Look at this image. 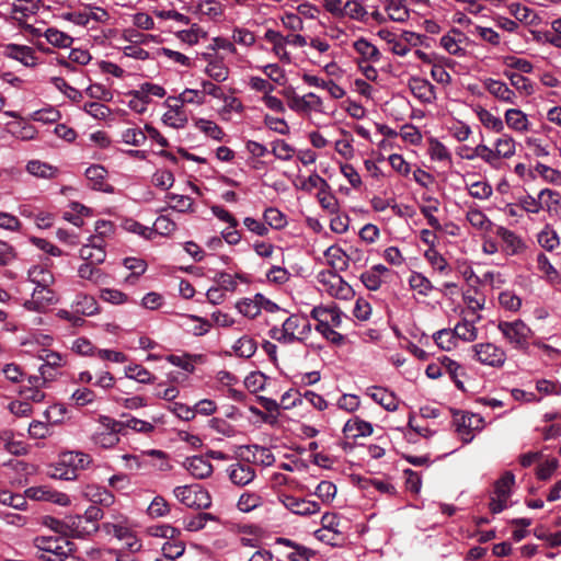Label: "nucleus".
I'll return each mask as SVG.
<instances>
[{
  "mask_svg": "<svg viewBox=\"0 0 561 561\" xmlns=\"http://www.w3.org/2000/svg\"><path fill=\"white\" fill-rule=\"evenodd\" d=\"M205 72L208 77L217 82H224L227 80L229 69L224 65L222 61L213 60L206 66Z\"/></svg>",
  "mask_w": 561,
  "mask_h": 561,
  "instance_id": "7c9ffc66",
  "label": "nucleus"
},
{
  "mask_svg": "<svg viewBox=\"0 0 561 561\" xmlns=\"http://www.w3.org/2000/svg\"><path fill=\"white\" fill-rule=\"evenodd\" d=\"M107 171L104 167L94 164L85 170V176L88 180L94 183L93 188L102 190L103 180L106 176Z\"/></svg>",
  "mask_w": 561,
  "mask_h": 561,
  "instance_id": "37998d69",
  "label": "nucleus"
},
{
  "mask_svg": "<svg viewBox=\"0 0 561 561\" xmlns=\"http://www.w3.org/2000/svg\"><path fill=\"white\" fill-rule=\"evenodd\" d=\"M497 236L512 249L513 253H516L522 247L520 239L511 230L500 227L497 229Z\"/></svg>",
  "mask_w": 561,
  "mask_h": 561,
  "instance_id": "6e6d98bb",
  "label": "nucleus"
},
{
  "mask_svg": "<svg viewBox=\"0 0 561 561\" xmlns=\"http://www.w3.org/2000/svg\"><path fill=\"white\" fill-rule=\"evenodd\" d=\"M263 218L265 224L273 229H282L286 225L284 214L274 207L266 208L264 210Z\"/></svg>",
  "mask_w": 561,
  "mask_h": 561,
  "instance_id": "58836bf2",
  "label": "nucleus"
},
{
  "mask_svg": "<svg viewBox=\"0 0 561 561\" xmlns=\"http://www.w3.org/2000/svg\"><path fill=\"white\" fill-rule=\"evenodd\" d=\"M435 343L443 350H450L455 344V336L451 330L443 329L434 334Z\"/></svg>",
  "mask_w": 561,
  "mask_h": 561,
  "instance_id": "69168bd1",
  "label": "nucleus"
},
{
  "mask_svg": "<svg viewBox=\"0 0 561 561\" xmlns=\"http://www.w3.org/2000/svg\"><path fill=\"white\" fill-rule=\"evenodd\" d=\"M170 513V505L164 497L156 496L147 508V514L151 518L163 517Z\"/></svg>",
  "mask_w": 561,
  "mask_h": 561,
  "instance_id": "f704fd0d",
  "label": "nucleus"
},
{
  "mask_svg": "<svg viewBox=\"0 0 561 561\" xmlns=\"http://www.w3.org/2000/svg\"><path fill=\"white\" fill-rule=\"evenodd\" d=\"M184 465L188 472L197 479H205L213 472V465L202 456L187 458Z\"/></svg>",
  "mask_w": 561,
  "mask_h": 561,
  "instance_id": "ddd939ff",
  "label": "nucleus"
},
{
  "mask_svg": "<svg viewBox=\"0 0 561 561\" xmlns=\"http://www.w3.org/2000/svg\"><path fill=\"white\" fill-rule=\"evenodd\" d=\"M263 499L257 493L244 492L240 495L237 507L244 513L251 512L261 506Z\"/></svg>",
  "mask_w": 561,
  "mask_h": 561,
  "instance_id": "cd10ccee",
  "label": "nucleus"
},
{
  "mask_svg": "<svg viewBox=\"0 0 561 561\" xmlns=\"http://www.w3.org/2000/svg\"><path fill=\"white\" fill-rule=\"evenodd\" d=\"M43 524L54 530L57 534H60V537H68L69 533H71L72 537H81L82 531L79 530V526L81 524V517H79V522L77 524L76 529H70V527L64 523L62 520H59L51 516H45L43 518Z\"/></svg>",
  "mask_w": 561,
  "mask_h": 561,
  "instance_id": "f3484780",
  "label": "nucleus"
},
{
  "mask_svg": "<svg viewBox=\"0 0 561 561\" xmlns=\"http://www.w3.org/2000/svg\"><path fill=\"white\" fill-rule=\"evenodd\" d=\"M100 424L104 427V432H98L92 439L95 445L102 448H112L119 443L118 434L125 435L124 425L110 416L101 415Z\"/></svg>",
  "mask_w": 561,
  "mask_h": 561,
  "instance_id": "20e7f679",
  "label": "nucleus"
},
{
  "mask_svg": "<svg viewBox=\"0 0 561 561\" xmlns=\"http://www.w3.org/2000/svg\"><path fill=\"white\" fill-rule=\"evenodd\" d=\"M60 118V113L58 110L49 106L38 111H35L32 114V119L42 123H55Z\"/></svg>",
  "mask_w": 561,
  "mask_h": 561,
  "instance_id": "8fccbe9b",
  "label": "nucleus"
},
{
  "mask_svg": "<svg viewBox=\"0 0 561 561\" xmlns=\"http://www.w3.org/2000/svg\"><path fill=\"white\" fill-rule=\"evenodd\" d=\"M314 494L322 500V502H331L336 494V486L330 481H321L314 491Z\"/></svg>",
  "mask_w": 561,
  "mask_h": 561,
  "instance_id": "09e8293b",
  "label": "nucleus"
},
{
  "mask_svg": "<svg viewBox=\"0 0 561 561\" xmlns=\"http://www.w3.org/2000/svg\"><path fill=\"white\" fill-rule=\"evenodd\" d=\"M409 283L413 289H417L422 295H426L433 288L432 283L420 273H413L410 276Z\"/></svg>",
  "mask_w": 561,
  "mask_h": 561,
  "instance_id": "4d7b16f0",
  "label": "nucleus"
},
{
  "mask_svg": "<svg viewBox=\"0 0 561 561\" xmlns=\"http://www.w3.org/2000/svg\"><path fill=\"white\" fill-rule=\"evenodd\" d=\"M45 37L48 43L56 47H69L73 42L71 36L54 27L46 30Z\"/></svg>",
  "mask_w": 561,
  "mask_h": 561,
  "instance_id": "c85d7f7f",
  "label": "nucleus"
},
{
  "mask_svg": "<svg viewBox=\"0 0 561 561\" xmlns=\"http://www.w3.org/2000/svg\"><path fill=\"white\" fill-rule=\"evenodd\" d=\"M69 60H66L64 58L58 59V64L62 67H66L68 69H71V62L78 64V65H87L91 60V55L88 50L83 49H71L68 56Z\"/></svg>",
  "mask_w": 561,
  "mask_h": 561,
  "instance_id": "2f4dec72",
  "label": "nucleus"
},
{
  "mask_svg": "<svg viewBox=\"0 0 561 561\" xmlns=\"http://www.w3.org/2000/svg\"><path fill=\"white\" fill-rule=\"evenodd\" d=\"M264 124L273 131H276L280 135H288L289 127L284 118L273 117L271 115H265Z\"/></svg>",
  "mask_w": 561,
  "mask_h": 561,
  "instance_id": "e2e57ef3",
  "label": "nucleus"
},
{
  "mask_svg": "<svg viewBox=\"0 0 561 561\" xmlns=\"http://www.w3.org/2000/svg\"><path fill=\"white\" fill-rule=\"evenodd\" d=\"M404 0H388V20L396 22H404L409 19V10L404 4Z\"/></svg>",
  "mask_w": 561,
  "mask_h": 561,
  "instance_id": "a878e982",
  "label": "nucleus"
},
{
  "mask_svg": "<svg viewBox=\"0 0 561 561\" xmlns=\"http://www.w3.org/2000/svg\"><path fill=\"white\" fill-rule=\"evenodd\" d=\"M398 136L412 145L419 144L422 139L421 133L414 126L405 125L401 128L399 134L388 127V140Z\"/></svg>",
  "mask_w": 561,
  "mask_h": 561,
  "instance_id": "5701e85b",
  "label": "nucleus"
},
{
  "mask_svg": "<svg viewBox=\"0 0 561 561\" xmlns=\"http://www.w3.org/2000/svg\"><path fill=\"white\" fill-rule=\"evenodd\" d=\"M354 48L363 58L367 60H376L380 56V51L364 38L357 39L354 43Z\"/></svg>",
  "mask_w": 561,
  "mask_h": 561,
  "instance_id": "e433bc0d",
  "label": "nucleus"
},
{
  "mask_svg": "<svg viewBox=\"0 0 561 561\" xmlns=\"http://www.w3.org/2000/svg\"><path fill=\"white\" fill-rule=\"evenodd\" d=\"M535 170L543 178L545 181L560 185L561 184V172L552 169L543 163L538 162Z\"/></svg>",
  "mask_w": 561,
  "mask_h": 561,
  "instance_id": "de8ad7c7",
  "label": "nucleus"
},
{
  "mask_svg": "<svg viewBox=\"0 0 561 561\" xmlns=\"http://www.w3.org/2000/svg\"><path fill=\"white\" fill-rule=\"evenodd\" d=\"M504 76L510 79L511 84L518 91L526 95H531L534 93V85L531 81L523 75L505 70Z\"/></svg>",
  "mask_w": 561,
  "mask_h": 561,
  "instance_id": "393cba45",
  "label": "nucleus"
},
{
  "mask_svg": "<svg viewBox=\"0 0 561 561\" xmlns=\"http://www.w3.org/2000/svg\"><path fill=\"white\" fill-rule=\"evenodd\" d=\"M272 153L279 160L288 161L295 153V148L283 139H276L272 142Z\"/></svg>",
  "mask_w": 561,
  "mask_h": 561,
  "instance_id": "4c0bfd02",
  "label": "nucleus"
},
{
  "mask_svg": "<svg viewBox=\"0 0 561 561\" xmlns=\"http://www.w3.org/2000/svg\"><path fill=\"white\" fill-rule=\"evenodd\" d=\"M195 125L199 130H202L213 139L221 140L225 135L221 127H219L216 123L211 121L199 118L196 121Z\"/></svg>",
  "mask_w": 561,
  "mask_h": 561,
  "instance_id": "ea45409f",
  "label": "nucleus"
},
{
  "mask_svg": "<svg viewBox=\"0 0 561 561\" xmlns=\"http://www.w3.org/2000/svg\"><path fill=\"white\" fill-rule=\"evenodd\" d=\"M28 279L36 287H50L54 284L53 273L44 266L35 265L28 270Z\"/></svg>",
  "mask_w": 561,
  "mask_h": 561,
  "instance_id": "a211bd4d",
  "label": "nucleus"
},
{
  "mask_svg": "<svg viewBox=\"0 0 561 561\" xmlns=\"http://www.w3.org/2000/svg\"><path fill=\"white\" fill-rule=\"evenodd\" d=\"M126 376L141 383H151L154 380V376L141 365L128 366L126 368Z\"/></svg>",
  "mask_w": 561,
  "mask_h": 561,
  "instance_id": "c9c22d12",
  "label": "nucleus"
},
{
  "mask_svg": "<svg viewBox=\"0 0 561 561\" xmlns=\"http://www.w3.org/2000/svg\"><path fill=\"white\" fill-rule=\"evenodd\" d=\"M480 122L484 127L501 133L504 128L503 122L500 117L494 116L491 112L485 108H481L478 113Z\"/></svg>",
  "mask_w": 561,
  "mask_h": 561,
  "instance_id": "a19ab883",
  "label": "nucleus"
},
{
  "mask_svg": "<svg viewBox=\"0 0 561 561\" xmlns=\"http://www.w3.org/2000/svg\"><path fill=\"white\" fill-rule=\"evenodd\" d=\"M505 122L508 127L522 131L527 129V117L520 111L516 108H510L505 112Z\"/></svg>",
  "mask_w": 561,
  "mask_h": 561,
  "instance_id": "412c9836",
  "label": "nucleus"
},
{
  "mask_svg": "<svg viewBox=\"0 0 561 561\" xmlns=\"http://www.w3.org/2000/svg\"><path fill=\"white\" fill-rule=\"evenodd\" d=\"M229 479L238 486H244L255 478V470L243 462L232 463L228 468Z\"/></svg>",
  "mask_w": 561,
  "mask_h": 561,
  "instance_id": "9d476101",
  "label": "nucleus"
},
{
  "mask_svg": "<svg viewBox=\"0 0 561 561\" xmlns=\"http://www.w3.org/2000/svg\"><path fill=\"white\" fill-rule=\"evenodd\" d=\"M495 152L499 158H510L515 153V141L512 137L499 138L495 142Z\"/></svg>",
  "mask_w": 561,
  "mask_h": 561,
  "instance_id": "c03bdc74",
  "label": "nucleus"
},
{
  "mask_svg": "<svg viewBox=\"0 0 561 561\" xmlns=\"http://www.w3.org/2000/svg\"><path fill=\"white\" fill-rule=\"evenodd\" d=\"M457 416L458 413L455 414L454 421L456 431L461 435L463 443H470L473 438L472 431L481 428L483 420L476 414H461L460 417Z\"/></svg>",
  "mask_w": 561,
  "mask_h": 561,
  "instance_id": "1a4fd4ad",
  "label": "nucleus"
},
{
  "mask_svg": "<svg viewBox=\"0 0 561 561\" xmlns=\"http://www.w3.org/2000/svg\"><path fill=\"white\" fill-rule=\"evenodd\" d=\"M504 64L507 67L514 68L523 73H530L534 69L533 64L527 59L518 58L516 56H506Z\"/></svg>",
  "mask_w": 561,
  "mask_h": 561,
  "instance_id": "052dcab7",
  "label": "nucleus"
},
{
  "mask_svg": "<svg viewBox=\"0 0 561 561\" xmlns=\"http://www.w3.org/2000/svg\"><path fill=\"white\" fill-rule=\"evenodd\" d=\"M119 422L124 425V431L126 428H131L136 432L147 434L154 430V426L151 423L136 419L134 416H130L126 421H119Z\"/></svg>",
  "mask_w": 561,
  "mask_h": 561,
  "instance_id": "5fc2aeb1",
  "label": "nucleus"
},
{
  "mask_svg": "<svg viewBox=\"0 0 561 561\" xmlns=\"http://www.w3.org/2000/svg\"><path fill=\"white\" fill-rule=\"evenodd\" d=\"M51 82L55 84V87L60 90L65 95H67L69 99L73 101H78L81 99V92L77 90L76 88L68 84V82L60 77H54L51 78Z\"/></svg>",
  "mask_w": 561,
  "mask_h": 561,
  "instance_id": "603ef678",
  "label": "nucleus"
},
{
  "mask_svg": "<svg viewBox=\"0 0 561 561\" xmlns=\"http://www.w3.org/2000/svg\"><path fill=\"white\" fill-rule=\"evenodd\" d=\"M233 350L238 356L250 358L256 351V342L249 336H242L236 342Z\"/></svg>",
  "mask_w": 561,
  "mask_h": 561,
  "instance_id": "c756f323",
  "label": "nucleus"
},
{
  "mask_svg": "<svg viewBox=\"0 0 561 561\" xmlns=\"http://www.w3.org/2000/svg\"><path fill=\"white\" fill-rule=\"evenodd\" d=\"M484 88L486 89V91L490 94H492L493 96H495L496 99H499L502 102L510 103V104L516 103V101H515L516 95H515L514 91L511 90L506 85V83H504L502 81L489 78L484 81Z\"/></svg>",
  "mask_w": 561,
  "mask_h": 561,
  "instance_id": "f8f14e48",
  "label": "nucleus"
},
{
  "mask_svg": "<svg viewBox=\"0 0 561 561\" xmlns=\"http://www.w3.org/2000/svg\"><path fill=\"white\" fill-rule=\"evenodd\" d=\"M386 275V266L377 264L364 272L360 276L362 283L369 290H377L383 282Z\"/></svg>",
  "mask_w": 561,
  "mask_h": 561,
  "instance_id": "dca6fc26",
  "label": "nucleus"
},
{
  "mask_svg": "<svg viewBox=\"0 0 561 561\" xmlns=\"http://www.w3.org/2000/svg\"><path fill=\"white\" fill-rule=\"evenodd\" d=\"M459 41L449 34L444 35L440 38V45L451 55L463 56L465 49L459 46Z\"/></svg>",
  "mask_w": 561,
  "mask_h": 561,
  "instance_id": "0e129e2a",
  "label": "nucleus"
},
{
  "mask_svg": "<svg viewBox=\"0 0 561 561\" xmlns=\"http://www.w3.org/2000/svg\"><path fill=\"white\" fill-rule=\"evenodd\" d=\"M317 279L324 286L329 295L335 298L348 299L354 295L352 287L336 273V271H321L317 275Z\"/></svg>",
  "mask_w": 561,
  "mask_h": 561,
  "instance_id": "39448f33",
  "label": "nucleus"
},
{
  "mask_svg": "<svg viewBox=\"0 0 561 561\" xmlns=\"http://www.w3.org/2000/svg\"><path fill=\"white\" fill-rule=\"evenodd\" d=\"M100 297L102 300L113 305H121L128 300V296L125 293L113 288L102 289Z\"/></svg>",
  "mask_w": 561,
  "mask_h": 561,
  "instance_id": "bf43d9fd",
  "label": "nucleus"
},
{
  "mask_svg": "<svg viewBox=\"0 0 561 561\" xmlns=\"http://www.w3.org/2000/svg\"><path fill=\"white\" fill-rule=\"evenodd\" d=\"M173 492L175 497L187 507L206 510L211 505L209 493L199 485L176 486Z\"/></svg>",
  "mask_w": 561,
  "mask_h": 561,
  "instance_id": "7ed1b4c3",
  "label": "nucleus"
},
{
  "mask_svg": "<svg viewBox=\"0 0 561 561\" xmlns=\"http://www.w3.org/2000/svg\"><path fill=\"white\" fill-rule=\"evenodd\" d=\"M264 38L273 44V51L278 56L280 53H283L285 49V36H283L279 32L274 30H267Z\"/></svg>",
  "mask_w": 561,
  "mask_h": 561,
  "instance_id": "13d9d810",
  "label": "nucleus"
},
{
  "mask_svg": "<svg viewBox=\"0 0 561 561\" xmlns=\"http://www.w3.org/2000/svg\"><path fill=\"white\" fill-rule=\"evenodd\" d=\"M28 173L43 179H49L54 176L56 169L51 165L41 162L37 160L30 161L26 165Z\"/></svg>",
  "mask_w": 561,
  "mask_h": 561,
  "instance_id": "72a5a7b5",
  "label": "nucleus"
},
{
  "mask_svg": "<svg viewBox=\"0 0 561 561\" xmlns=\"http://www.w3.org/2000/svg\"><path fill=\"white\" fill-rule=\"evenodd\" d=\"M424 256L432 264V266L434 268H436L437 271L444 272L446 270L447 262L443 257V255L436 251L435 248H428L425 251Z\"/></svg>",
  "mask_w": 561,
  "mask_h": 561,
  "instance_id": "338daca9",
  "label": "nucleus"
},
{
  "mask_svg": "<svg viewBox=\"0 0 561 561\" xmlns=\"http://www.w3.org/2000/svg\"><path fill=\"white\" fill-rule=\"evenodd\" d=\"M124 266L131 271V274L126 277V282L134 284L135 280L142 275L147 270V264L141 259L126 257Z\"/></svg>",
  "mask_w": 561,
  "mask_h": 561,
  "instance_id": "bb28decb",
  "label": "nucleus"
},
{
  "mask_svg": "<svg viewBox=\"0 0 561 561\" xmlns=\"http://www.w3.org/2000/svg\"><path fill=\"white\" fill-rule=\"evenodd\" d=\"M174 175L169 170H159L152 175V183L162 190H168L174 184Z\"/></svg>",
  "mask_w": 561,
  "mask_h": 561,
  "instance_id": "3c124183",
  "label": "nucleus"
},
{
  "mask_svg": "<svg viewBox=\"0 0 561 561\" xmlns=\"http://www.w3.org/2000/svg\"><path fill=\"white\" fill-rule=\"evenodd\" d=\"M515 483V476L511 471H506L494 483V494L503 500H508L511 496L512 486Z\"/></svg>",
  "mask_w": 561,
  "mask_h": 561,
  "instance_id": "aec40b11",
  "label": "nucleus"
},
{
  "mask_svg": "<svg viewBox=\"0 0 561 561\" xmlns=\"http://www.w3.org/2000/svg\"><path fill=\"white\" fill-rule=\"evenodd\" d=\"M165 197L171 202L169 208L179 213L193 211L194 201L190 196L169 193Z\"/></svg>",
  "mask_w": 561,
  "mask_h": 561,
  "instance_id": "4be33fe9",
  "label": "nucleus"
},
{
  "mask_svg": "<svg viewBox=\"0 0 561 561\" xmlns=\"http://www.w3.org/2000/svg\"><path fill=\"white\" fill-rule=\"evenodd\" d=\"M409 88L412 94L423 103H432L435 96V87L422 78H411Z\"/></svg>",
  "mask_w": 561,
  "mask_h": 561,
  "instance_id": "9b49d317",
  "label": "nucleus"
},
{
  "mask_svg": "<svg viewBox=\"0 0 561 561\" xmlns=\"http://www.w3.org/2000/svg\"><path fill=\"white\" fill-rule=\"evenodd\" d=\"M34 545L43 552L38 556L43 561H84L73 556L76 545L67 537H36Z\"/></svg>",
  "mask_w": 561,
  "mask_h": 561,
  "instance_id": "f257e3e1",
  "label": "nucleus"
},
{
  "mask_svg": "<svg viewBox=\"0 0 561 561\" xmlns=\"http://www.w3.org/2000/svg\"><path fill=\"white\" fill-rule=\"evenodd\" d=\"M185 551V545L183 541H167L162 546V553L165 559L174 560L181 557Z\"/></svg>",
  "mask_w": 561,
  "mask_h": 561,
  "instance_id": "79ce46f5",
  "label": "nucleus"
},
{
  "mask_svg": "<svg viewBox=\"0 0 561 561\" xmlns=\"http://www.w3.org/2000/svg\"><path fill=\"white\" fill-rule=\"evenodd\" d=\"M76 313L82 316H93L99 311L98 301L92 296L79 295L75 302Z\"/></svg>",
  "mask_w": 561,
  "mask_h": 561,
  "instance_id": "6ab92c4d",
  "label": "nucleus"
},
{
  "mask_svg": "<svg viewBox=\"0 0 561 561\" xmlns=\"http://www.w3.org/2000/svg\"><path fill=\"white\" fill-rule=\"evenodd\" d=\"M122 139L127 145L141 146L147 135L140 128H127L122 133Z\"/></svg>",
  "mask_w": 561,
  "mask_h": 561,
  "instance_id": "a18cd8bd",
  "label": "nucleus"
},
{
  "mask_svg": "<svg viewBox=\"0 0 561 561\" xmlns=\"http://www.w3.org/2000/svg\"><path fill=\"white\" fill-rule=\"evenodd\" d=\"M304 323V317L291 314L283 323L282 337L285 344L302 341V337L297 336L295 333L298 332Z\"/></svg>",
  "mask_w": 561,
  "mask_h": 561,
  "instance_id": "4468645a",
  "label": "nucleus"
},
{
  "mask_svg": "<svg viewBox=\"0 0 561 561\" xmlns=\"http://www.w3.org/2000/svg\"><path fill=\"white\" fill-rule=\"evenodd\" d=\"M325 256L334 268L333 271H343L347 267L348 256L342 249L331 247L325 251Z\"/></svg>",
  "mask_w": 561,
  "mask_h": 561,
  "instance_id": "b1692460",
  "label": "nucleus"
},
{
  "mask_svg": "<svg viewBox=\"0 0 561 561\" xmlns=\"http://www.w3.org/2000/svg\"><path fill=\"white\" fill-rule=\"evenodd\" d=\"M343 433L346 438H357L360 436H368L373 433V426L370 423L363 421L358 417L348 420L344 427Z\"/></svg>",
  "mask_w": 561,
  "mask_h": 561,
  "instance_id": "2eb2a0df",
  "label": "nucleus"
},
{
  "mask_svg": "<svg viewBox=\"0 0 561 561\" xmlns=\"http://www.w3.org/2000/svg\"><path fill=\"white\" fill-rule=\"evenodd\" d=\"M499 301L503 308L510 311H517L522 306V299L508 290L500 294Z\"/></svg>",
  "mask_w": 561,
  "mask_h": 561,
  "instance_id": "864d4df0",
  "label": "nucleus"
},
{
  "mask_svg": "<svg viewBox=\"0 0 561 561\" xmlns=\"http://www.w3.org/2000/svg\"><path fill=\"white\" fill-rule=\"evenodd\" d=\"M455 340L461 339L463 341H474L477 339V329L476 327L467 320L459 322L454 330H451Z\"/></svg>",
  "mask_w": 561,
  "mask_h": 561,
  "instance_id": "473e14b6",
  "label": "nucleus"
},
{
  "mask_svg": "<svg viewBox=\"0 0 561 561\" xmlns=\"http://www.w3.org/2000/svg\"><path fill=\"white\" fill-rule=\"evenodd\" d=\"M279 500L287 510L300 516H309L320 511L319 503L314 501L296 497L289 494H282Z\"/></svg>",
  "mask_w": 561,
  "mask_h": 561,
  "instance_id": "0eeeda50",
  "label": "nucleus"
},
{
  "mask_svg": "<svg viewBox=\"0 0 561 561\" xmlns=\"http://www.w3.org/2000/svg\"><path fill=\"white\" fill-rule=\"evenodd\" d=\"M497 329L514 347L520 350L528 347L531 330L522 320H515L513 322L500 321Z\"/></svg>",
  "mask_w": 561,
  "mask_h": 561,
  "instance_id": "f03ea898",
  "label": "nucleus"
},
{
  "mask_svg": "<svg viewBox=\"0 0 561 561\" xmlns=\"http://www.w3.org/2000/svg\"><path fill=\"white\" fill-rule=\"evenodd\" d=\"M366 10L362 3L356 0H350L343 5L342 16H348L355 20H363L366 15Z\"/></svg>",
  "mask_w": 561,
  "mask_h": 561,
  "instance_id": "49530a36",
  "label": "nucleus"
},
{
  "mask_svg": "<svg viewBox=\"0 0 561 561\" xmlns=\"http://www.w3.org/2000/svg\"><path fill=\"white\" fill-rule=\"evenodd\" d=\"M316 330L334 345H341L344 336L332 329L331 324H317Z\"/></svg>",
  "mask_w": 561,
  "mask_h": 561,
  "instance_id": "680f3d73",
  "label": "nucleus"
},
{
  "mask_svg": "<svg viewBox=\"0 0 561 561\" xmlns=\"http://www.w3.org/2000/svg\"><path fill=\"white\" fill-rule=\"evenodd\" d=\"M474 358L483 365L501 367L506 360L503 348L492 343H480L472 346Z\"/></svg>",
  "mask_w": 561,
  "mask_h": 561,
  "instance_id": "423d86ee",
  "label": "nucleus"
},
{
  "mask_svg": "<svg viewBox=\"0 0 561 561\" xmlns=\"http://www.w3.org/2000/svg\"><path fill=\"white\" fill-rule=\"evenodd\" d=\"M238 310L245 317L254 319L259 316V308L255 298H244L237 304Z\"/></svg>",
  "mask_w": 561,
  "mask_h": 561,
  "instance_id": "774afa93",
  "label": "nucleus"
},
{
  "mask_svg": "<svg viewBox=\"0 0 561 561\" xmlns=\"http://www.w3.org/2000/svg\"><path fill=\"white\" fill-rule=\"evenodd\" d=\"M56 301L55 293L50 287H35L31 299L25 300L24 307L30 311L41 312Z\"/></svg>",
  "mask_w": 561,
  "mask_h": 561,
  "instance_id": "6e6552de",
  "label": "nucleus"
}]
</instances>
